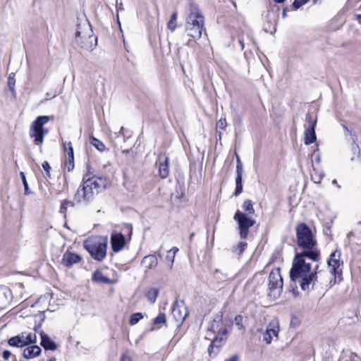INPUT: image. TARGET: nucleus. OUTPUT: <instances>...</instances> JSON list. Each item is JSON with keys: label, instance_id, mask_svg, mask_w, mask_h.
Wrapping results in <instances>:
<instances>
[{"label": "nucleus", "instance_id": "1", "mask_svg": "<svg viewBox=\"0 0 361 361\" xmlns=\"http://www.w3.org/2000/svg\"><path fill=\"white\" fill-rule=\"evenodd\" d=\"M320 257L317 252L307 253H295L293 260L292 267L290 271V280L298 282L303 291L313 289L317 281V271L319 266L315 267L314 271H311L312 262H319Z\"/></svg>", "mask_w": 361, "mask_h": 361}, {"label": "nucleus", "instance_id": "2", "mask_svg": "<svg viewBox=\"0 0 361 361\" xmlns=\"http://www.w3.org/2000/svg\"><path fill=\"white\" fill-rule=\"evenodd\" d=\"M185 32L195 41L201 38L203 32L206 35L204 18L195 4H191L189 6L185 18Z\"/></svg>", "mask_w": 361, "mask_h": 361}, {"label": "nucleus", "instance_id": "3", "mask_svg": "<svg viewBox=\"0 0 361 361\" xmlns=\"http://www.w3.org/2000/svg\"><path fill=\"white\" fill-rule=\"evenodd\" d=\"M87 177V175L83 178L82 185L75 194V200L78 202L90 201L93 199L95 191L98 192L99 189L104 188L106 184V180L103 177Z\"/></svg>", "mask_w": 361, "mask_h": 361}, {"label": "nucleus", "instance_id": "4", "mask_svg": "<svg viewBox=\"0 0 361 361\" xmlns=\"http://www.w3.org/2000/svg\"><path fill=\"white\" fill-rule=\"evenodd\" d=\"M296 237L298 246L302 249L299 253H310L311 252H317L320 257V251L317 247V240L313 236L311 230L304 224H300L297 226ZM295 253H298L296 252Z\"/></svg>", "mask_w": 361, "mask_h": 361}, {"label": "nucleus", "instance_id": "5", "mask_svg": "<svg viewBox=\"0 0 361 361\" xmlns=\"http://www.w3.org/2000/svg\"><path fill=\"white\" fill-rule=\"evenodd\" d=\"M108 238L102 236H92L84 242V247L95 260L102 262L106 256Z\"/></svg>", "mask_w": 361, "mask_h": 361}, {"label": "nucleus", "instance_id": "6", "mask_svg": "<svg viewBox=\"0 0 361 361\" xmlns=\"http://www.w3.org/2000/svg\"><path fill=\"white\" fill-rule=\"evenodd\" d=\"M51 119V116H39L31 124L29 130L30 136L34 139L36 145L41 146L44 142V137L49 133L43 128Z\"/></svg>", "mask_w": 361, "mask_h": 361}, {"label": "nucleus", "instance_id": "7", "mask_svg": "<svg viewBox=\"0 0 361 361\" xmlns=\"http://www.w3.org/2000/svg\"><path fill=\"white\" fill-rule=\"evenodd\" d=\"M268 288L269 295L274 298H279L282 293L283 279L279 268L274 269L270 272L269 276Z\"/></svg>", "mask_w": 361, "mask_h": 361}, {"label": "nucleus", "instance_id": "8", "mask_svg": "<svg viewBox=\"0 0 361 361\" xmlns=\"http://www.w3.org/2000/svg\"><path fill=\"white\" fill-rule=\"evenodd\" d=\"M92 29L89 23L83 25H78L75 33V40L81 48L92 49Z\"/></svg>", "mask_w": 361, "mask_h": 361}, {"label": "nucleus", "instance_id": "9", "mask_svg": "<svg viewBox=\"0 0 361 361\" xmlns=\"http://www.w3.org/2000/svg\"><path fill=\"white\" fill-rule=\"evenodd\" d=\"M233 219L238 222L240 237L246 238L249 229L255 224V221L239 210L235 213Z\"/></svg>", "mask_w": 361, "mask_h": 361}, {"label": "nucleus", "instance_id": "10", "mask_svg": "<svg viewBox=\"0 0 361 361\" xmlns=\"http://www.w3.org/2000/svg\"><path fill=\"white\" fill-rule=\"evenodd\" d=\"M37 342V336L35 333H21L16 336L8 339L9 345L16 348L25 347L30 344H35Z\"/></svg>", "mask_w": 361, "mask_h": 361}, {"label": "nucleus", "instance_id": "11", "mask_svg": "<svg viewBox=\"0 0 361 361\" xmlns=\"http://www.w3.org/2000/svg\"><path fill=\"white\" fill-rule=\"evenodd\" d=\"M342 264L343 262L341 261V252L338 250L332 252L328 260V266L330 269V272L333 276H334V283H332V281H330L331 286L336 283L337 277L339 281H341L342 271L340 267Z\"/></svg>", "mask_w": 361, "mask_h": 361}, {"label": "nucleus", "instance_id": "12", "mask_svg": "<svg viewBox=\"0 0 361 361\" xmlns=\"http://www.w3.org/2000/svg\"><path fill=\"white\" fill-rule=\"evenodd\" d=\"M63 147L66 154L64 167L68 171L74 169V152L71 142H63Z\"/></svg>", "mask_w": 361, "mask_h": 361}, {"label": "nucleus", "instance_id": "13", "mask_svg": "<svg viewBox=\"0 0 361 361\" xmlns=\"http://www.w3.org/2000/svg\"><path fill=\"white\" fill-rule=\"evenodd\" d=\"M308 119L309 126L305 130L304 139V143L306 145H309L313 143L317 139L315 134V126L317 123V119L313 118L311 116H309Z\"/></svg>", "mask_w": 361, "mask_h": 361}, {"label": "nucleus", "instance_id": "14", "mask_svg": "<svg viewBox=\"0 0 361 361\" xmlns=\"http://www.w3.org/2000/svg\"><path fill=\"white\" fill-rule=\"evenodd\" d=\"M172 315L177 322H183L188 315V310L183 302H179L176 301L173 303L172 311Z\"/></svg>", "mask_w": 361, "mask_h": 361}, {"label": "nucleus", "instance_id": "15", "mask_svg": "<svg viewBox=\"0 0 361 361\" xmlns=\"http://www.w3.org/2000/svg\"><path fill=\"white\" fill-rule=\"evenodd\" d=\"M279 331V322L276 319H272L267 329L265 334H264V340L267 344L271 343L274 337L277 338Z\"/></svg>", "mask_w": 361, "mask_h": 361}, {"label": "nucleus", "instance_id": "16", "mask_svg": "<svg viewBox=\"0 0 361 361\" xmlns=\"http://www.w3.org/2000/svg\"><path fill=\"white\" fill-rule=\"evenodd\" d=\"M211 331L216 334V338L219 336H225L227 334V329L221 317L217 316L214 319L211 325ZM220 339H222V337H221Z\"/></svg>", "mask_w": 361, "mask_h": 361}, {"label": "nucleus", "instance_id": "17", "mask_svg": "<svg viewBox=\"0 0 361 361\" xmlns=\"http://www.w3.org/2000/svg\"><path fill=\"white\" fill-rule=\"evenodd\" d=\"M126 238L121 233H113L111 236V245L114 252L121 251L125 246Z\"/></svg>", "mask_w": 361, "mask_h": 361}, {"label": "nucleus", "instance_id": "18", "mask_svg": "<svg viewBox=\"0 0 361 361\" xmlns=\"http://www.w3.org/2000/svg\"><path fill=\"white\" fill-rule=\"evenodd\" d=\"M81 259L82 258L79 255L67 251L63 255L61 264L68 267L80 262Z\"/></svg>", "mask_w": 361, "mask_h": 361}, {"label": "nucleus", "instance_id": "19", "mask_svg": "<svg viewBox=\"0 0 361 361\" xmlns=\"http://www.w3.org/2000/svg\"><path fill=\"white\" fill-rule=\"evenodd\" d=\"M41 352V348L38 345L30 344L23 350V356L25 359H33L39 356Z\"/></svg>", "mask_w": 361, "mask_h": 361}, {"label": "nucleus", "instance_id": "20", "mask_svg": "<svg viewBox=\"0 0 361 361\" xmlns=\"http://www.w3.org/2000/svg\"><path fill=\"white\" fill-rule=\"evenodd\" d=\"M159 171L161 178H166L169 174V158L159 157Z\"/></svg>", "mask_w": 361, "mask_h": 361}, {"label": "nucleus", "instance_id": "21", "mask_svg": "<svg viewBox=\"0 0 361 361\" xmlns=\"http://www.w3.org/2000/svg\"><path fill=\"white\" fill-rule=\"evenodd\" d=\"M142 264L145 268V272L154 269L158 264V260L154 255L145 256L142 260Z\"/></svg>", "mask_w": 361, "mask_h": 361}, {"label": "nucleus", "instance_id": "22", "mask_svg": "<svg viewBox=\"0 0 361 361\" xmlns=\"http://www.w3.org/2000/svg\"><path fill=\"white\" fill-rule=\"evenodd\" d=\"M40 336H41V345L45 350H54L57 348V345L55 343V342L53 341L48 335L42 332V333H40Z\"/></svg>", "mask_w": 361, "mask_h": 361}, {"label": "nucleus", "instance_id": "23", "mask_svg": "<svg viewBox=\"0 0 361 361\" xmlns=\"http://www.w3.org/2000/svg\"><path fill=\"white\" fill-rule=\"evenodd\" d=\"M92 280L96 283H104V284H111L114 283V281L110 279L109 277L104 275V274L99 271L96 270L92 276Z\"/></svg>", "mask_w": 361, "mask_h": 361}, {"label": "nucleus", "instance_id": "24", "mask_svg": "<svg viewBox=\"0 0 361 361\" xmlns=\"http://www.w3.org/2000/svg\"><path fill=\"white\" fill-rule=\"evenodd\" d=\"M159 295V290L157 288H152L146 293V297L151 303H154Z\"/></svg>", "mask_w": 361, "mask_h": 361}, {"label": "nucleus", "instance_id": "25", "mask_svg": "<svg viewBox=\"0 0 361 361\" xmlns=\"http://www.w3.org/2000/svg\"><path fill=\"white\" fill-rule=\"evenodd\" d=\"M311 179L315 183H319L324 176V173L322 171H319L313 168V171L310 173Z\"/></svg>", "mask_w": 361, "mask_h": 361}, {"label": "nucleus", "instance_id": "26", "mask_svg": "<svg viewBox=\"0 0 361 361\" xmlns=\"http://www.w3.org/2000/svg\"><path fill=\"white\" fill-rule=\"evenodd\" d=\"M90 142L98 151L102 152L106 150L104 144L99 140L92 137H91Z\"/></svg>", "mask_w": 361, "mask_h": 361}, {"label": "nucleus", "instance_id": "27", "mask_svg": "<svg viewBox=\"0 0 361 361\" xmlns=\"http://www.w3.org/2000/svg\"><path fill=\"white\" fill-rule=\"evenodd\" d=\"M177 16H178L177 11L173 12L171 16V19L169 21L168 25H167L168 28L172 32H173L176 28V20H177Z\"/></svg>", "mask_w": 361, "mask_h": 361}, {"label": "nucleus", "instance_id": "28", "mask_svg": "<svg viewBox=\"0 0 361 361\" xmlns=\"http://www.w3.org/2000/svg\"><path fill=\"white\" fill-rule=\"evenodd\" d=\"M242 207L245 212H247L250 214H253L255 213V209L253 207L252 202L250 200H245L243 202Z\"/></svg>", "mask_w": 361, "mask_h": 361}, {"label": "nucleus", "instance_id": "29", "mask_svg": "<svg viewBox=\"0 0 361 361\" xmlns=\"http://www.w3.org/2000/svg\"><path fill=\"white\" fill-rule=\"evenodd\" d=\"M242 177L240 176H236L235 178V190L234 195L235 196L239 195L243 191V183H242Z\"/></svg>", "mask_w": 361, "mask_h": 361}, {"label": "nucleus", "instance_id": "30", "mask_svg": "<svg viewBox=\"0 0 361 361\" xmlns=\"http://www.w3.org/2000/svg\"><path fill=\"white\" fill-rule=\"evenodd\" d=\"M142 318H143V316H142V313H140V312L134 313L130 316L129 323L130 325H135L137 323H138Z\"/></svg>", "mask_w": 361, "mask_h": 361}, {"label": "nucleus", "instance_id": "31", "mask_svg": "<svg viewBox=\"0 0 361 361\" xmlns=\"http://www.w3.org/2000/svg\"><path fill=\"white\" fill-rule=\"evenodd\" d=\"M166 322V316L164 313H159L157 317L154 319L153 324L154 325H158L161 324H165Z\"/></svg>", "mask_w": 361, "mask_h": 361}, {"label": "nucleus", "instance_id": "32", "mask_svg": "<svg viewBox=\"0 0 361 361\" xmlns=\"http://www.w3.org/2000/svg\"><path fill=\"white\" fill-rule=\"evenodd\" d=\"M68 206L73 207V204L68 200H64L60 207V213L65 215Z\"/></svg>", "mask_w": 361, "mask_h": 361}, {"label": "nucleus", "instance_id": "33", "mask_svg": "<svg viewBox=\"0 0 361 361\" xmlns=\"http://www.w3.org/2000/svg\"><path fill=\"white\" fill-rule=\"evenodd\" d=\"M16 84L15 80V74L13 73H11L8 78V85L11 91L14 90V87Z\"/></svg>", "mask_w": 361, "mask_h": 361}, {"label": "nucleus", "instance_id": "34", "mask_svg": "<svg viewBox=\"0 0 361 361\" xmlns=\"http://www.w3.org/2000/svg\"><path fill=\"white\" fill-rule=\"evenodd\" d=\"M20 176L21 177V179H22V181H23V185H24L25 194V195L30 194L31 192L29 190L28 184H27V182L26 180V178H25V173L23 172H20Z\"/></svg>", "mask_w": 361, "mask_h": 361}, {"label": "nucleus", "instance_id": "35", "mask_svg": "<svg viewBox=\"0 0 361 361\" xmlns=\"http://www.w3.org/2000/svg\"><path fill=\"white\" fill-rule=\"evenodd\" d=\"M243 322V316L238 315L235 317V324L238 326V329L239 330L244 329Z\"/></svg>", "mask_w": 361, "mask_h": 361}, {"label": "nucleus", "instance_id": "36", "mask_svg": "<svg viewBox=\"0 0 361 361\" xmlns=\"http://www.w3.org/2000/svg\"><path fill=\"white\" fill-rule=\"evenodd\" d=\"M175 255L174 254L171 253V252H168L167 255L166 256V261L169 262V267L170 269L172 268L174 259H175Z\"/></svg>", "mask_w": 361, "mask_h": 361}, {"label": "nucleus", "instance_id": "37", "mask_svg": "<svg viewBox=\"0 0 361 361\" xmlns=\"http://www.w3.org/2000/svg\"><path fill=\"white\" fill-rule=\"evenodd\" d=\"M243 168L240 158L237 157L236 176H243Z\"/></svg>", "mask_w": 361, "mask_h": 361}, {"label": "nucleus", "instance_id": "38", "mask_svg": "<svg viewBox=\"0 0 361 361\" xmlns=\"http://www.w3.org/2000/svg\"><path fill=\"white\" fill-rule=\"evenodd\" d=\"M310 0H295L293 3V8L295 10L298 9L302 6L307 3Z\"/></svg>", "mask_w": 361, "mask_h": 361}, {"label": "nucleus", "instance_id": "39", "mask_svg": "<svg viewBox=\"0 0 361 361\" xmlns=\"http://www.w3.org/2000/svg\"><path fill=\"white\" fill-rule=\"evenodd\" d=\"M227 126L226 118H220L216 123V128L225 130Z\"/></svg>", "mask_w": 361, "mask_h": 361}, {"label": "nucleus", "instance_id": "40", "mask_svg": "<svg viewBox=\"0 0 361 361\" xmlns=\"http://www.w3.org/2000/svg\"><path fill=\"white\" fill-rule=\"evenodd\" d=\"M42 168L46 171L47 176L48 178H50L51 177V174H50L51 166H50L49 164L47 161H44L42 163Z\"/></svg>", "mask_w": 361, "mask_h": 361}, {"label": "nucleus", "instance_id": "41", "mask_svg": "<svg viewBox=\"0 0 361 361\" xmlns=\"http://www.w3.org/2000/svg\"><path fill=\"white\" fill-rule=\"evenodd\" d=\"M246 247V243L240 242V243H238V245H237V248L239 250V253H242L245 250Z\"/></svg>", "mask_w": 361, "mask_h": 361}, {"label": "nucleus", "instance_id": "42", "mask_svg": "<svg viewBox=\"0 0 361 361\" xmlns=\"http://www.w3.org/2000/svg\"><path fill=\"white\" fill-rule=\"evenodd\" d=\"M11 355V353L8 350H4L3 352V357L5 360H8L10 357Z\"/></svg>", "mask_w": 361, "mask_h": 361}, {"label": "nucleus", "instance_id": "43", "mask_svg": "<svg viewBox=\"0 0 361 361\" xmlns=\"http://www.w3.org/2000/svg\"><path fill=\"white\" fill-rule=\"evenodd\" d=\"M121 361H132V360L128 355L123 354L121 357Z\"/></svg>", "mask_w": 361, "mask_h": 361}, {"label": "nucleus", "instance_id": "44", "mask_svg": "<svg viewBox=\"0 0 361 361\" xmlns=\"http://www.w3.org/2000/svg\"><path fill=\"white\" fill-rule=\"evenodd\" d=\"M226 361H238V356L237 355H234L230 358L227 359Z\"/></svg>", "mask_w": 361, "mask_h": 361}, {"label": "nucleus", "instance_id": "45", "mask_svg": "<svg viewBox=\"0 0 361 361\" xmlns=\"http://www.w3.org/2000/svg\"><path fill=\"white\" fill-rule=\"evenodd\" d=\"M178 248L177 247H173L169 252H171V253L174 254L176 256V254L178 252Z\"/></svg>", "mask_w": 361, "mask_h": 361}, {"label": "nucleus", "instance_id": "46", "mask_svg": "<svg viewBox=\"0 0 361 361\" xmlns=\"http://www.w3.org/2000/svg\"><path fill=\"white\" fill-rule=\"evenodd\" d=\"M56 97V94H52V93H49V92H47L46 94V99H51V98H54Z\"/></svg>", "mask_w": 361, "mask_h": 361}, {"label": "nucleus", "instance_id": "47", "mask_svg": "<svg viewBox=\"0 0 361 361\" xmlns=\"http://www.w3.org/2000/svg\"><path fill=\"white\" fill-rule=\"evenodd\" d=\"M215 342V341H214L209 346L208 348V351H209V353L211 354V350L213 348V344Z\"/></svg>", "mask_w": 361, "mask_h": 361}, {"label": "nucleus", "instance_id": "48", "mask_svg": "<svg viewBox=\"0 0 361 361\" xmlns=\"http://www.w3.org/2000/svg\"><path fill=\"white\" fill-rule=\"evenodd\" d=\"M332 183L335 185H336L337 188H340L341 186L338 184L337 180L336 179L332 180Z\"/></svg>", "mask_w": 361, "mask_h": 361}, {"label": "nucleus", "instance_id": "49", "mask_svg": "<svg viewBox=\"0 0 361 361\" xmlns=\"http://www.w3.org/2000/svg\"><path fill=\"white\" fill-rule=\"evenodd\" d=\"M276 3L281 4L283 3L286 0H274Z\"/></svg>", "mask_w": 361, "mask_h": 361}, {"label": "nucleus", "instance_id": "50", "mask_svg": "<svg viewBox=\"0 0 361 361\" xmlns=\"http://www.w3.org/2000/svg\"><path fill=\"white\" fill-rule=\"evenodd\" d=\"M286 16V9H283V13H282V17L285 18Z\"/></svg>", "mask_w": 361, "mask_h": 361}, {"label": "nucleus", "instance_id": "51", "mask_svg": "<svg viewBox=\"0 0 361 361\" xmlns=\"http://www.w3.org/2000/svg\"><path fill=\"white\" fill-rule=\"evenodd\" d=\"M123 128L121 127V129H120L119 133L123 134Z\"/></svg>", "mask_w": 361, "mask_h": 361}, {"label": "nucleus", "instance_id": "52", "mask_svg": "<svg viewBox=\"0 0 361 361\" xmlns=\"http://www.w3.org/2000/svg\"><path fill=\"white\" fill-rule=\"evenodd\" d=\"M343 128L346 131H348V132L349 131V130H348V128L345 125H343Z\"/></svg>", "mask_w": 361, "mask_h": 361}, {"label": "nucleus", "instance_id": "53", "mask_svg": "<svg viewBox=\"0 0 361 361\" xmlns=\"http://www.w3.org/2000/svg\"><path fill=\"white\" fill-rule=\"evenodd\" d=\"M129 152H130V150H129V149H126V150H123V154H126V153H128Z\"/></svg>", "mask_w": 361, "mask_h": 361}, {"label": "nucleus", "instance_id": "54", "mask_svg": "<svg viewBox=\"0 0 361 361\" xmlns=\"http://www.w3.org/2000/svg\"><path fill=\"white\" fill-rule=\"evenodd\" d=\"M49 361H56V358L51 357Z\"/></svg>", "mask_w": 361, "mask_h": 361}, {"label": "nucleus", "instance_id": "55", "mask_svg": "<svg viewBox=\"0 0 361 361\" xmlns=\"http://www.w3.org/2000/svg\"><path fill=\"white\" fill-rule=\"evenodd\" d=\"M356 17L357 19H361V15H357Z\"/></svg>", "mask_w": 361, "mask_h": 361}, {"label": "nucleus", "instance_id": "56", "mask_svg": "<svg viewBox=\"0 0 361 361\" xmlns=\"http://www.w3.org/2000/svg\"><path fill=\"white\" fill-rule=\"evenodd\" d=\"M97 38H95V44H94V46H96V45H97Z\"/></svg>", "mask_w": 361, "mask_h": 361}]
</instances>
